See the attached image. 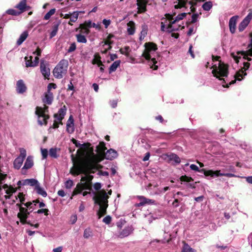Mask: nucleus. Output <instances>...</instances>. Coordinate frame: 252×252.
Returning a JSON list of instances; mask_svg holds the SVG:
<instances>
[{"label": "nucleus", "mask_w": 252, "mask_h": 252, "mask_svg": "<svg viewBox=\"0 0 252 252\" xmlns=\"http://www.w3.org/2000/svg\"><path fill=\"white\" fill-rule=\"evenodd\" d=\"M92 235V231L90 227L86 228L84 231L83 236L86 239H88Z\"/></svg>", "instance_id": "39"}, {"label": "nucleus", "mask_w": 252, "mask_h": 252, "mask_svg": "<svg viewBox=\"0 0 252 252\" xmlns=\"http://www.w3.org/2000/svg\"><path fill=\"white\" fill-rule=\"evenodd\" d=\"M27 87L23 80H19L16 83V91L18 94H23L26 92Z\"/></svg>", "instance_id": "14"}, {"label": "nucleus", "mask_w": 252, "mask_h": 252, "mask_svg": "<svg viewBox=\"0 0 252 252\" xmlns=\"http://www.w3.org/2000/svg\"><path fill=\"white\" fill-rule=\"evenodd\" d=\"M66 131L69 133H72L74 131V124L67 123Z\"/></svg>", "instance_id": "45"}, {"label": "nucleus", "mask_w": 252, "mask_h": 252, "mask_svg": "<svg viewBox=\"0 0 252 252\" xmlns=\"http://www.w3.org/2000/svg\"><path fill=\"white\" fill-rule=\"evenodd\" d=\"M83 190V188L82 187V185L81 183H78L77 185L76 188L73 190V191L72 192V196L77 195L79 193H80L82 190Z\"/></svg>", "instance_id": "27"}, {"label": "nucleus", "mask_w": 252, "mask_h": 252, "mask_svg": "<svg viewBox=\"0 0 252 252\" xmlns=\"http://www.w3.org/2000/svg\"><path fill=\"white\" fill-rule=\"evenodd\" d=\"M82 185L83 189H88L89 190H92V184L85 181V183H81Z\"/></svg>", "instance_id": "48"}, {"label": "nucleus", "mask_w": 252, "mask_h": 252, "mask_svg": "<svg viewBox=\"0 0 252 252\" xmlns=\"http://www.w3.org/2000/svg\"><path fill=\"white\" fill-rule=\"evenodd\" d=\"M80 13H84V12L82 11H74L72 13V15L70 17V22L75 23L78 19L79 14Z\"/></svg>", "instance_id": "29"}, {"label": "nucleus", "mask_w": 252, "mask_h": 252, "mask_svg": "<svg viewBox=\"0 0 252 252\" xmlns=\"http://www.w3.org/2000/svg\"><path fill=\"white\" fill-rule=\"evenodd\" d=\"M212 67L213 70L212 73L214 76L218 78L220 80L222 81L223 83H225L224 79L220 77H227L229 74L228 65L220 61L218 67L216 65H214Z\"/></svg>", "instance_id": "3"}, {"label": "nucleus", "mask_w": 252, "mask_h": 252, "mask_svg": "<svg viewBox=\"0 0 252 252\" xmlns=\"http://www.w3.org/2000/svg\"><path fill=\"white\" fill-rule=\"evenodd\" d=\"M16 189H15L12 187L10 186L8 189H6L5 192L7 194L12 195L13 193L16 192Z\"/></svg>", "instance_id": "53"}, {"label": "nucleus", "mask_w": 252, "mask_h": 252, "mask_svg": "<svg viewBox=\"0 0 252 252\" xmlns=\"http://www.w3.org/2000/svg\"><path fill=\"white\" fill-rule=\"evenodd\" d=\"M145 49L142 54V56L145 58L146 60H151L153 64L151 66L154 70H157L158 66L156 65L157 61L156 58H151L150 53L152 51H155L158 49L157 45L154 42H146L144 44Z\"/></svg>", "instance_id": "5"}, {"label": "nucleus", "mask_w": 252, "mask_h": 252, "mask_svg": "<svg viewBox=\"0 0 252 252\" xmlns=\"http://www.w3.org/2000/svg\"><path fill=\"white\" fill-rule=\"evenodd\" d=\"M86 176L82 177L81 179V182H87L91 184H92V180L94 178V176L93 175H89L88 174L85 175Z\"/></svg>", "instance_id": "32"}, {"label": "nucleus", "mask_w": 252, "mask_h": 252, "mask_svg": "<svg viewBox=\"0 0 252 252\" xmlns=\"http://www.w3.org/2000/svg\"><path fill=\"white\" fill-rule=\"evenodd\" d=\"M49 210L48 209H41L38 210L36 212H35L34 213L41 214L44 213L45 216L48 215Z\"/></svg>", "instance_id": "56"}, {"label": "nucleus", "mask_w": 252, "mask_h": 252, "mask_svg": "<svg viewBox=\"0 0 252 252\" xmlns=\"http://www.w3.org/2000/svg\"><path fill=\"white\" fill-rule=\"evenodd\" d=\"M121 61L120 60L114 62L110 66L109 69V73L110 74L112 72L115 71L118 66H120Z\"/></svg>", "instance_id": "25"}, {"label": "nucleus", "mask_w": 252, "mask_h": 252, "mask_svg": "<svg viewBox=\"0 0 252 252\" xmlns=\"http://www.w3.org/2000/svg\"><path fill=\"white\" fill-rule=\"evenodd\" d=\"M169 158L171 160H173L176 163H179L181 162L180 158L176 154H172L169 156Z\"/></svg>", "instance_id": "43"}, {"label": "nucleus", "mask_w": 252, "mask_h": 252, "mask_svg": "<svg viewBox=\"0 0 252 252\" xmlns=\"http://www.w3.org/2000/svg\"><path fill=\"white\" fill-rule=\"evenodd\" d=\"M67 108L65 105H63L59 110L57 113L54 114V117L56 118L59 122L55 120L53 125V128L54 129L58 128L59 126V124L63 125L62 120L64 119V116L66 114Z\"/></svg>", "instance_id": "7"}, {"label": "nucleus", "mask_w": 252, "mask_h": 252, "mask_svg": "<svg viewBox=\"0 0 252 252\" xmlns=\"http://www.w3.org/2000/svg\"><path fill=\"white\" fill-rule=\"evenodd\" d=\"M29 59H28V57H25V60L26 61V66L27 67H34L33 66V63L32 61V57L30 56Z\"/></svg>", "instance_id": "34"}, {"label": "nucleus", "mask_w": 252, "mask_h": 252, "mask_svg": "<svg viewBox=\"0 0 252 252\" xmlns=\"http://www.w3.org/2000/svg\"><path fill=\"white\" fill-rule=\"evenodd\" d=\"M28 36V33L27 31L24 32L20 36V37L17 41V44L18 45H21L27 38Z\"/></svg>", "instance_id": "24"}, {"label": "nucleus", "mask_w": 252, "mask_h": 252, "mask_svg": "<svg viewBox=\"0 0 252 252\" xmlns=\"http://www.w3.org/2000/svg\"><path fill=\"white\" fill-rule=\"evenodd\" d=\"M180 181L182 182H186L189 183L193 181V179L191 177H189L186 175H183L180 178Z\"/></svg>", "instance_id": "46"}, {"label": "nucleus", "mask_w": 252, "mask_h": 252, "mask_svg": "<svg viewBox=\"0 0 252 252\" xmlns=\"http://www.w3.org/2000/svg\"><path fill=\"white\" fill-rule=\"evenodd\" d=\"M131 233L130 229L129 227L125 228L121 232L120 235L122 237H125L128 236Z\"/></svg>", "instance_id": "40"}, {"label": "nucleus", "mask_w": 252, "mask_h": 252, "mask_svg": "<svg viewBox=\"0 0 252 252\" xmlns=\"http://www.w3.org/2000/svg\"><path fill=\"white\" fill-rule=\"evenodd\" d=\"M237 54L238 55H241L242 56H243V58L245 59V60H246L248 61H252V59L250 57H248V55H247V53L246 52L244 51H238L237 52Z\"/></svg>", "instance_id": "49"}, {"label": "nucleus", "mask_w": 252, "mask_h": 252, "mask_svg": "<svg viewBox=\"0 0 252 252\" xmlns=\"http://www.w3.org/2000/svg\"><path fill=\"white\" fill-rule=\"evenodd\" d=\"M199 15L197 13H194L191 16V21L189 23L194 24L197 21V18H198Z\"/></svg>", "instance_id": "58"}, {"label": "nucleus", "mask_w": 252, "mask_h": 252, "mask_svg": "<svg viewBox=\"0 0 252 252\" xmlns=\"http://www.w3.org/2000/svg\"><path fill=\"white\" fill-rule=\"evenodd\" d=\"M76 38H77V41L78 42L86 43L87 41L86 38L83 35H82L81 34H77L76 35Z\"/></svg>", "instance_id": "37"}, {"label": "nucleus", "mask_w": 252, "mask_h": 252, "mask_svg": "<svg viewBox=\"0 0 252 252\" xmlns=\"http://www.w3.org/2000/svg\"><path fill=\"white\" fill-rule=\"evenodd\" d=\"M155 119L157 121H158L161 123H165L167 122V121H165L163 119V117L161 115H158L155 117Z\"/></svg>", "instance_id": "63"}, {"label": "nucleus", "mask_w": 252, "mask_h": 252, "mask_svg": "<svg viewBox=\"0 0 252 252\" xmlns=\"http://www.w3.org/2000/svg\"><path fill=\"white\" fill-rule=\"evenodd\" d=\"M167 32H171L173 31H178L179 28H173V26L169 23L167 27Z\"/></svg>", "instance_id": "61"}, {"label": "nucleus", "mask_w": 252, "mask_h": 252, "mask_svg": "<svg viewBox=\"0 0 252 252\" xmlns=\"http://www.w3.org/2000/svg\"><path fill=\"white\" fill-rule=\"evenodd\" d=\"M41 154L43 159H46L48 156V150L46 149H41Z\"/></svg>", "instance_id": "60"}, {"label": "nucleus", "mask_w": 252, "mask_h": 252, "mask_svg": "<svg viewBox=\"0 0 252 252\" xmlns=\"http://www.w3.org/2000/svg\"><path fill=\"white\" fill-rule=\"evenodd\" d=\"M92 193L94 194L93 200L94 204L99 206L97 215L98 216V219H100L106 214L107 208L108 207L109 195L112 194V191L110 189L108 192H106L104 189H101L99 191H93Z\"/></svg>", "instance_id": "1"}, {"label": "nucleus", "mask_w": 252, "mask_h": 252, "mask_svg": "<svg viewBox=\"0 0 252 252\" xmlns=\"http://www.w3.org/2000/svg\"><path fill=\"white\" fill-rule=\"evenodd\" d=\"M24 160L22 159L21 158L17 157L14 161V167L16 169H19L21 167Z\"/></svg>", "instance_id": "23"}, {"label": "nucleus", "mask_w": 252, "mask_h": 252, "mask_svg": "<svg viewBox=\"0 0 252 252\" xmlns=\"http://www.w3.org/2000/svg\"><path fill=\"white\" fill-rule=\"evenodd\" d=\"M58 149L57 148H52L49 150V155L51 157L57 158L59 155L57 154Z\"/></svg>", "instance_id": "31"}, {"label": "nucleus", "mask_w": 252, "mask_h": 252, "mask_svg": "<svg viewBox=\"0 0 252 252\" xmlns=\"http://www.w3.org/2000/svg\"><path fill=\"white\" fill-rule=\"evenodd\" d=\"M190 168L194 171H197L200 173H203L204 174L205 169H200L198 166L195 164H192L190 165Z\"/></svg>", "instance_id": "42"}, {"label": "nucleus", "mask_w": 252, "mask_h": 252, "mask_svg": "<svg viewBox=\"0 0 252 252\" xmlns=\"http://www.w3.org/2000/svg\"><path fill=\"white\" fill-rule=\"evenodd\" d=\"M96 170L97 167L94 163L83 158H79L70 172L72 175L77 176L80 174L87 175L89 173H94Z\"/></svg>", "instance_id": "2"}, {"label": "nucleus", "mask_w": 252, "mask_h": 252, "mask_svg": "<svg viewBox=\"0 0 252 252\" xmlns=\"http://www.w3.org/2000/svg\"><path fill=\"white\" fill-rule=\"evenodd\" d=\"M213 6L212 2L211 1L205 2L202 5V8L205 11L210 10Z\"/></svg>", "instance_id": "38"}, {"label": "nucleus", "mask_w": 252, "mask_h": 252, "mask_svg": "<svg viewBox=\"0 0 252 252\" xmlns=\"http://www.w3.org/2000/svg\"><path fill=\"white\" fill-rule=\"evenodd\" d=\"M118 156V154L117 152L113 149H110L109 150H107V152L103 155L105 158L110 160H112L116 158Z\"/></svg>", "instance_id": "13"}, {"label": "nucleus", "mask_w": 252, "mask_h": 252, "mask_svg": "<svg viewBox=\"0 0 252 252\" xmlns=\"http://www.w3.org/2000/svg\"><path fill=\"white\" fill-rule=\"evenodd\" d=\"M34 189L36 190V192L38 194H40L44 197L47 196V193L46 191L44 190V189L43 188L40 187L38 183L35 186Z\"/></svg>", "instance_id": "22"}, {"label": "nucleus", "mask_w": 252, "mask_h": 252, "mask_svg": "<svg viewBox=\"0 0 252 252\" xmlns=\"http://www.w3.org/2000/svg\"><path fill=\"white\" fill-rule=\"evenodd\" d=\"M205 176H210L212 178L222 176V173L220 172V170L214 171L213 170H206L204 173Z\"/></svg>", "instance_id": "18"}, {"label": "nucleus", "mask_w": 252, "mask_h": 252, "mask_svg": "<svg viewBox=\"0 0 252 252\" xmlns=\"http://www.w3.org/2000/svg\"><path fill=\"white\" fill-rule=\"evenodd\" d=\"M80 27H84L87 28L92 27V22L91 21H86L84 23L81 24Z\"/></svg>", "instance_id": "57"}, {"label": "nucleus", "mask_w": 252, "mask_h": 252, "mask_svg": "<svg viewBox=\"0 0 252 252\" xmlns=\"http://www.w3.org/2000/svg\"><path fill=\"white\" fill-rule=\"evenodd\" d=\"M248 15L243 20L238 26V30L240 32H243L248 26L252 19V11L250 10Z\"/></svg>", "instance_id": "9"}, {"label": "nucleus", "mask_w": 252, "mask_h": 252, "mask_svg": "<svg viewBox=\"0 0 252 252\" xmlns=\"http://www.w3.org/2000/svg\"><path fill=\"white\" fill-rule=\"evenodd\" d=\"M138 198L140 200H142L143 202H144V205L146 204H154L155 202V200L153 199H150L146 198L144 196H138Z\"/></svg>", "instance_id": "28"}, {"label": "nucleus", "mask_w": 252, "mask_h": 252, "mask_svg": "<svg viewBox=\"0 0 252 252\" xmlns=\"http://www.w3.org/2000/svg\"><path fill=\"white\" fill-rule=\"evenodd\" d=\"M125 51L123 49H120V52L122 54L126 55V57H128L129 56V51H130V48L129 46H126L124 48Z\"/></svg>", "instance_id": "47"}, {"label": "nucleus", "mask_w": 252, "mask_h": 252, "mask_svg": "<svg viewBox=\"0 0 252 252\" xmlns=\"http://www.w3.org/2000/svg\"><path fill=\"white\" fill-rule=\"evenodd\" d=\"M181 252H194V250L188 244L184 242V246Z\"/></svg>", "instance_id": "35"}, {"label": "nucleus", "mask_w": 252, "mask_h": 252, "mask_svg": "<svg viewBox=\"0 0 252 252\" xmlns=\"http://www.w3.org/2000/svg\"><path fill=\"white\" fill-rule=\"evenodd\" d=\"M127 26L128 27L127 29L128 34L129 35L134 34L135 32V23L132 21H130L127 23Z\"/></svg>", "instance_id": "19"}, {"label": "nucleus", "mask_w": 252, "mask_h": 252, "mask_svg": "<svg viewBox=\"0 0 252 252\" xmlns=\"http://www.w3.org/2000/svg\"><path fill=\"white\" fill-rule=\"evenodd\" d=\"M243 75L245 76L247 75V73L246 72H244L243 70H240L239 71L237 72L234 77L237 80L241 81L243 78Z\"/></svg>", "instance_id": "33"}, {"label": "nucleus", "mask_w": 252, "mask_h": 252, "mask_svg": "<svg viewBox=\"0 0 252 252\" xmlns=\"http://www.w3.org/2000/svg\"><path fill=\"white\" fill-rule=\"evenodd\" d=\"M19 151L20 154L18 157L21 158L22 159L24 160L27 156L26 150L24 148H20Z\"/></svg>", "instance_id": "51"}, {"label": "nucleus", "mask_w": 252, "mask_h": 252, "mask_svg": "<svg viewBox=\"0 0 252 252\" xmlns=\"http://www.w3.org/2000/svg\"><path fill=\"white\" fill-rule=\"evenodd\" d=\"M91 144L90 143H85L81 144L80 148H84L85 150L89 151L93 154V148H90Z\"/></svg>", "instance_id": "44"}, {"label": "nucleus", "mask_w": 252, "mask_h": 252, "mask_svg": "<svg viewBox=\"0 0 252 252\" xmlns=\"http://www.w3.org/2000/svg\"><path fill=\"white\" fill-rule=\"evenodd\" d=\"M79 28L80 29V32L81 33H84L86 34H88L90 32V31L87 28H86L84 27H80V25Z\"/></svg>", "instance_id": "55"}, {"label": "nucleus", "mask_w": 252, "mask_h": 252, "mask_svg": "<svg viewBox=\"0 0 252 252\" xmlns=\"http://www.w3.org/2000/svg\"><path fill=\"white\" fill-rule=\"evenodd\" d=\"M27 0H21L15 6V8L17 9L21 14L26 11L31 9V7L27 4Z\"/></svg>", "instance_id": "11"}, {"label": "nucleus", "mask_w": 252, "mask_h": 252, "mask_svg": "<svg viewBox=\"0 0 252 252\" xmlns=\"http://www.w3.org/2000/svg\"><path fill=\"white\" fill-rule=\"evenodd\" d=\"M94 188L96 190L99 191L100 190V189L101 188V185L100 183H95L94 185Z\"/></svg>", "instance_id": "64"}, {"label": "nucleus", "mask_w": 252, "mask_h": 252, "mask_svg": "<svg viewBox=\"0 0 252 252\" xmlns=\"http://www.w3.org/2000/svg\"><path fill=\"white\" fill-rule=\"evenodd\" d=\"M142 30L140 32V39L142 40L146 36L147 34L148 27L146 25L143 24L142 25Z\"/></svg>", "instance_id": "26"}, {"label": "nucleus", "mask_w": 252, "mask_h": 252, "mask_svg": "<svg viewBox=\"0 0 252 252\" xmlns=\"http://www.w3.org/2000/svg\"><path fill=\"white\" fill-rule=\"evenodd\" d=\"M148 1L149 0H137L138 13H142L146 11V6Z\"/></svg>", "instance_id": "12"}, {"label": "nucleus", "mask_w": 252, "mask_h": 252, "mask_svg": "<svg viewBox=\"0 0 252 252\" xmlns=\"http://www.w3.org/2000/svg\"><path fill=\"white\" fill-rule=\"evenodd\" d=\"M112 218L110 216H107L103 219V221L107 224L110 223Z\"/></svg>", "instance_id": "62"}, {"label": "nucleus", "mask_w": 252, "mask_h": 252, "mask_svg": "<svg viewBox=\"0 0 252 252\" xmlns=\"http://www.w3.org/2000/svg\"><path fill=\"white\" fill-rule=\"evenodd\" d=\"M59 24H54L52 27V31L50 33V37L51 38L54 37L58 31Z\"/></svg>", "instance_id": "30"}, {"label": "nucleus", "mask_w": 252, "mask_h": 252, "mask_svg": "<svg viewBox=\"0 0 252 252\" xmlns=\"http://www.w3.org/2000/svg\"><path fill=\"white\" fill-rule=\"evenodd\" d=\"M56 12V9L53 8L49 10L44 16V19L47 20L50 18V17L55 14Z\"/></svg>", "instance_id": "41"}, {"label": "nucleus", "mask_w": 252, "mask_h": 252, "mask_svg": "<svg viewBox=\"0 0 252 252\" xmlns=\"http://www.w3.org/2000/svg\"><path fill=\"white\" fill-rule=\"evenodd\" d=\"M68 66V62L66 60H62L57 65L53 70L54 76L61 79L66 73Z\"/></svg>", "instance_id": "6"}, {"label": "nucleus", "mask_w": 252, "mask_h": 252, "mask_svg": "<svg viewBox=\"0 0 252 252\" xmlns=\"http://www.w3.org/2000/svg\"><path fill=\"white\" fill-rule=\"evenodd\" d=\"M6 13L9 15H13V16H19L21 13L18 10H16L13 9H9L6 10Z\"/></svg>", "instance_id": "36"}, {"label": "nucleus", "mask_w": 252, "mask_h": 252, "mask_svg": "<svg viewBox=\"0 0 252 252\" xmlns=\"http://www.w3.org/2000/svg\"><path fill=\"white\" fill-rule=\"evenodd\" d=\"M106 150H107V148L105 146V143L103 141L100 142L99 145L96 147V151L103 156Z\"/></svg>", "instance_id": "21"}, {"label": "nucleus", "mask_w": 252, "mask_h": 252, "mask_svg": "<svg viewBox=\"0 0 252 252\" xmlns=\"http://www.w3.org/2000/svg\"><path fill=\"white\" fill-rule=\"evenodd\" d=\"M48 108V106L45 104L43 108L39 106L35 108V114L37 116V123L41 126L47 125L48 120L50 118Z\"/></svg>", "instance_id": "4"}, {"label": "nucleus", "mask_w": 252, "mask_h": 252, "mask_svg": "<svg viewBox=\"0 0 252 252\" xmlns=\"http://www.w3.org/2000/svg\"><path fill=\"white\" fill-rule=\"evenodd\" d=\"M38 181L35 179H28L23 180V186L30 185L35 186L38 184Z\"/></svg>", "instance_id": "20"}, {"label": "nucleus", "mask_w": 252, "mask_h": 252, "mask_svg": "<svg viewBox=\"0 0 252 252\" xmlns=\"http://www.w3.org/2000/svg\"><path fill=\"white\" fill-rule=\"evenodd\" d=\"M187 14H190V12H189L188 13H182L180 14H178L177 17H176V21L178 22L183 19L187 15Z\"/></svg>", "instance_id": "52"}, {"label": "nucleus", "mask_w": 252, "mask_h": 252, "mask_svg": "<svg viewBox=\"0 0 252 252\" xmlns=\"http://www.w3.org/2000/svg\"><path fill=\"white\" fill-rule=\"evenodd\" d=\"M19 211V212L17 214V217L19 219L21 223L23 224H28L32 226V224L31 221L27 220L30 215V212L28 211V209L22 207H20Z\"/></svg>", "instance_id": "8"}, {"label": "nucleus", "mask_w": 252, "mask_h": 252, "mask_svg": "<svg viewBox=\"0 0 252 252\" xmlns=\"http://www.w3.org/2000/svg\"><path fill=\"white\" fill-rule=\"evenodd\" d=\"M40 71L44 77V78L49 79L50 75V69L48 67V63H46L44 61L41 60L40 64Z\"/></svg>", "instance_id": "10"}, {"label": "nucleus", "mask_w": 252, "mask_h": 252, "mask_svg": "<svg viewBox=\"0 0 252 252\" xmlns=\"http://www.w3.org/2000/svg\"><path fill=\"white\" fill-rule=\"evenodd\" d=\"M33 165V160L30 156L28 157L25 162L24 165L22 169V173L23 174H26V171L25 170L30 169L32 167Z\"/></svg>", "instance_id": "15"}, {"label": "nucleus", "mask_w": 252, "mask_h": 252, "mask_svg": "<svg viewBox=\"0 0 252 252\" xmlns=\"http://www.w3.org/2000/svg\"><path fill=\"white\" fill-rule=\"evenodd\" d=\"M7 176V175L6 174L2 173V170L0 168V187H1L3 183V181L6 179Z\"/></svg>", "instance_id": "50"}, {"label": "nucleus", "mask_w": 252, "mask_h": 252, "mask_svg": "<svg viewBox=\"0 0 252 252\" xmlns=\"http://www.w3.org/2000/svg\"><path fill=\"white\" fill-rule=\"evenodd\" d=\"M53 98L54 95L53 93L51 91L47 90V92L45 94L44 98L42 99V101L47 105H51L53 102Z\"/></svg>", "instance_id": "16"}, {"label": "nucleus", "mask_w": 252, "mask_h": 252, "mask_svg": "<svg viewBox=\"0 0 252 252\" xmlns=\"http://www.w3.org/2000/svg\"><path fill=\"white\" fill-rule=\"evenodd\" d=\"M238 18V16H234L230 18L229 21V27L230 32L232 33H234L236 31V23L237 20Z\"/></svg>", "instance_id": "17"}, {"label": "nucleus", "mask_w": 252, "mask_h": 252, "mask_svg": "<svg viewBox=\"0 0 252 252\" xmlns=\"http://www.w3.org/2000/svg\"><path fill=\"white\" fill-rule=\"evenodd\" d=\"M73 181L71 180H68L65 183V186L66 189H70L73 186Z\"/></svg>", "instance_id": "59"}, {"label": "nucleus", "mask_w": 252, "mask_h": 252, "mask_svg": "<svg viewBox=\"0 0 252 252\" xmlns=\"http://www.w3.org/2000/svg\"><path fill=\"white\" fill-rule=\"evenodd\" d=\"M76 49V45L75 42L72 43L67 50L68 53H71L74 51Z\"/></svg>", "instance_id": "54"}]
</instances>
